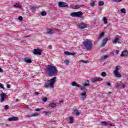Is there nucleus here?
<instances>
[{
    "instance_id": "obj_1",
    "label": "nucleus",
    "mask_w": 128,
    "mask_h": 128,
    "mask_svg": "<svg viewBox=\"0 0 128 128\" xmlns=\"http://www.w3.org/2000/svg\"><path fill=\"white\" fill-rule=\"evenodd\" d=\"M58 68L56 66L50 64L46 66V74L49 76H54L58 74Z\"/></svg>"
},
{
    "instance_id": "obj_2",
    "label": "nucleus",
    "mask_w": 128,
    "mask_h": 128,
    "mask_svg": "<svg viewBox=\"0 0 128 128\" xmlns=\"http://www.w3.org/2000/svg\"><path fill=\"white\" fill-rule=\"evenodd\" d=\"M56 82V77H54L50 80H48L47 82L44 84V88H54V84Z\"/></svg>"
},
{
    "instance_id": "obj_3",
    "label": "nucleus",
    "mask_w": 128,
    "mask_h": 128,
    "mask_svg": "<svg viewBox=\"0 0 128 128\" xmlns=\"http://www.w3.org/2000/svg\"><path fill=\"white\" fill-rule=\"evenodd\" d=\"M83 44L87 50H90L92 48V42L90 40L84 41Z\"/></svg>"
},
{
    "instance_id": "obj_4",
    "label": "nucleus",
    "mask_w": 128,
    "mask_h": 128,
    "mask_svg": "<svg viewBox=\"0 0 128 128\" xmlns=\"http://www.w3.org/2000/svg\"><path fill=\"white\" fill-rule=\"evenodd\" d=\"M70 16L73 18H82V12H73L70 13Z\"/></svg>"
},
{
    "instance_id": "obj_5",
    "label": "nucleus",
    "mask_w": 128,
    "mask_h": 128,
    "mask_svg": "<svg viewBox=\"0 0 128 128\" xmlns=\"http://www.w3.org/2000/svg\"><path fill=\"white\" fill-rule=\"evenodd\" d=\"M86 92H88V90H86L83 92L82 93L80 94L81 98L80 100H84L86 98Z\"/></svg>"
},
{
    "instance_id": "obj_6",
    "label": "nucleus",
    "mask_w": 128,
    "mask_h": 128,
    "mask_svg": "<svg viewBox=\"0 0 128 128\" xmlns=\"http://www.w3.org/2000/svg\"><path fill=\"white\" fill-rule=\"evenodd\" d=\"M58 6L59 8H66V6H68V4L62 2H60L58 3Z\"/></svg>"
},
{
    "instance_id": "obj_7",
    "label": "nucleus",
    "mask_w": 128,
    "mask_h": 128,
    "mask_svg": "<svg viewBox=\"0 0 128 128\" xmlns=\"http://www.w3.org/2000/svg\"><path fill=\"white\" fill-rule=\"evenodd\" d=\"M33 54H38L42 56V50L40 49H34Z\"/></svg>"
},
{
    "instance_id": "obj_8",
    "label": "nucleus",
    "mask_w": 128,
    "mask_h": 128,
    "mask_svg": "<svg viewBox=\"0 0 128 128\" xmlns=\"http://www.w3.org/2000/svg\"><path fill=\"white\" fill-rule=\"evenodd\" d=\"M6 93H2L0 94L1 96V100L0 102H4V100H6Z\"/></svg>"
},
{
    "instance_id": "obj_9",
    "label": "nucleus",
    "mask_w": 128,
    "mask_h": 128,
    "mask_svg": "<svg viewBox=\"0 0 128 128\" xmlns=\"http://www.w3.org/2000/svg\"><path fill=\"white\" fill-rule=\"evenodd\" d=\"M18 116H12L11 118H8V120L9 122H12L14 120H18Z\"/></svg>"
},
{
    "instance_id": "obj_10",
    "label": "nucleus",
    "mask_w": 128,
    "mask_h": 128,
    "mask_svg": "<svg viewBox=\"0 0 128 128\" xmlns=\"http://www.w3.org/2000/svg\"><path fill=\"white\" fill-rule=\"evenodd\" d=\"M108 38H105L103 39V40L102 41V42L101 44V47L102 48V47H104L106 46V44L108 42Z\"/></svg>"
},
{
    "instance_id": "obj_11",
    "label": "nucleus",
    "mask_w": 128,
    "mask_h": 128,
    "mask_svg": "<svg viewBox=\"0 0 128 128\" xmlns=\"http://www.w3.org/2000/svg\"><path fill=\"white\" fill-rule=\"evenodd\" d=\"M24 62H27V64H32V59L26 57L24 58Z\"/></svg>"
},
{
    "instance_id": "obj_12",
    "label": "nucleus",
    "mask_w": 128,
    "mask_h": 128,
    "mask_svg": "<svg viewBox=\"0 0 128 128\" xmlns=\"http://www.w3.org/2000/svg\"><path fill=\"white\" fill-rule=\"evenodd\" d=\"M78 28L80 30H84L86 28V24L82 22L80 25L78 26Z\"/></svg>"
},
{
    "instance_id": "obj_13",
    "label": "nucleus",
    "mask_w": 128,
    "mask_h": 128,
    "mask_svg": "<svg viewBox=\"0 0 128 128\" xmlns=\"http://www.w3.org/2000/svg\"><path fill=\"white\" fill-rule=\"evenodd\" d=\"M73 114H75L76 116H78L80 114V112H78V109L73 110Z\"/></svg>"
},
{
    "instance_id": "obj_14",
    "label": "nucleus",
    "mask_w": 128,
    "mask_h": 128,
    "mask_svg": "<svg viewBox=\"0 0 128 128\" xmlns=\"http://www.w3.org/2000/svg\"><path fill=\"white\" fill-rule=\"evenodd\" d=\"M64 54H66V56H74V54H76V53H72L68 51L64 52Z\"/></svg>"
},
{
    "instance_id": "obj_15",
    "label": "nucleus",
    "mask_w": 128,
    "mask_h": 128,
    "mask_svg": "<svg viewBox=\"0 0 128 128\" xmlns=\"http://www.w3.org/2000/svg\"><path fill=\"white\" fill-rule=\"evenodd\" d=\"M46 32L48 34H54V30L50 29H48Z\"/></svg>"
},
{
    "instance_id": "obj_16",
    "label": "nucleus",
    "mask_w": 128,
    "mask_h": 128,
    "mask_svg": "<svg viewBox=\"0 0 128 128\" xmlns=\"http://www.w3.org/2000/svg\"><path fill=\"white\" fill-rule=\"evenodd\" d=\"M114 73L117 78H122V75L118 73V72H116V71H114Z\"/></svg>"
},
{
    "instance_id": "obj_17",
    "label": "nucleus",
    "mask_w": 128,
    "mask_h": 128,
    "mask_svg": "<svg viewBox=\"0 0 128 128\" xmlns=\"http://www.w3.org/2000/svg\"><path fill=\"white\" fill-rule=\"evenodd\" d=\"M49 106H50L52 108H54L56 106V103H50L49 104Z\"/></svg>"
},
{
    "instance_id": "obj_18",
    "label": "nucleus",
    "mask_w": 128,
    "mask_h": 128,
    "mask_svg": "<svg viewBox=\"0 0 128 128\" xmlns=\"http://www.w3.org/2000/svg\"><path fill=\"white\" fill-rule=\"evenodd\" d=\"M128 52L127 51H123L120 54V56H128Z\"/></svg>"
},
{
    "instance_id": "obj_19",
    "label": "nucleus",
    "mask_w": 128,
    "mask_h": 128,
    "mask_svg": "<svg viewBox=\"0 0 128 128\" xmlns=\"http://www.w3.org/2000/svg\"><path fill=\"white\" fill-rule=\"evenodd\" d=\"M101 125L104 126H108V123L107 122L103 121L101 122Z\"/></svg>"
},
{
    "instance_id": "obj_20",
    "label": "nucleus",
    "mask_w": 128,
    "mask_h": 128,
    "mask_svg": "<svg viewBox=\"0 0 128 128\" xmlns=\"http://www.w3.org/2000/svg\"><path fill=\"white\" fill-rule=\"evenodd\" d=\"M120 68H122V67L120 66H117L116 67L115 70H114V72H118L119 70H120Z\"/></svg>"
},
{
    "instance_id": "obj_21",
    "label": "nucleus",
    "mask_w": 128,
    "mask_h": 128,
    "mask_svg": "<svg viewBox=\"0 0 128 128\" xmlns=\"http://www.w3.org/2000/svg\"><path fill=\"white\" fill-rule=\"evenodd\" d=\"M84 86L85 87L90 86V81H88V80H87L86 82H85L84 84Z\"/></svg>"
},
{
    "instance_id": "obj_22",
    "label": "nucleus",
    "mask_w": 128,
    "mask_h": 128,
    "mask_svg": "<svg viewBox=\"0 0 128 128\" xmlns=\"http://www.w3.org/2000/svg\"><path fill=\"white\" fill-rule=\"evenodd\" d=\"M78 88H80V90H86V87L84 86H84H82L80 85H78Z\"/></svg>"
},
{
    "instance_id": "obj_23",
    "label": "nucleus",
    "mask_w": 128,
    "mask_h": 128,
    "mask_svg": "<svg viewBox=\"0 0 128 128\" xmlns=\"http://www.w3.org/2000/svg\"><path fill=\"white\" fill-rule=\"evenodd\" d=\"M72 86H78V88L80 84H78V82H72Z\"/></svg>"
},
{
    "instance_id": "obj_24",
    "label": "nucleus",
    "mask_w": 128,
    "mask_h": 128,
    "mask_svg": "<svg viewBox=\"0 0 128 128\" xmlns=\"http://www.w3.org/2000/svg\"><path fill=\"white\" fill-rule=\"evenodd\" d=\"M104 32H102L100 34L99 37L98 38V40H100V38H104Z\"/></svg>"
},
{
    "instance_id": "obj_25",
    "label": "nucleus",
    "mask_w": 128,
    "mask_h": 128,
    "mask_svg": "<svg viewBox=\"0 0 128 128\" xmlns=\"http://www.w3.org/2000/svg\"><path fill=\"white\" fill-rule=\"evenodd\" d=\"M36 8H38V7L36 6H32L30 8V10L34 12L36 10Z\"/></svg>"
},
{
    "instance_id": "obj_26",
    "label": "nucleus",
    "mask_w": 128,
    "mask_h": 128,
    "mask_svg": "<svg viewBox=\"0 0 128 128\" xmlns=\"http://www.w3.org/2000/svg\"><path fill=\"white\" fill-rule=\"evenodd\" d=\"M102 20L105 24H108V19H106V18L104 17L102 18Z\"/></svg>"
},
{
    "instance_id": "obj_27",
    "label": "nucleus",
    "mask_w": 128,
    "mask_h": 128,
    "mask_svg": "<svg viewBox=\"0 0 128 128\" xmlns=\"http://www.w3.org/2000/svg\"><path fill=\"white\" fill-rule=\"evenodd\" d=\"M68 120L70 124H72L74 122V118L72 117H69Z\"/></svg>"
},
{
    "instance_id": "obj_28",
    "label": "nucleus",
    "mask_w": 128,
    "mask_h": 128,
    "mask_svg": "<svg viewBox=\"0 0 128 128\" xmlns=\"http://www.w3.org/2000/svg\"><path fill=\"white\" fill-rule=\"evenodd\" d=\"M79 62L81 64H88V60H81L79 61Z\"/></svg>"
},
{
    "instance_id": "obj_29",
    "label": "nucleus",
    "mask_w": 128,
    "mask_h": 128,
    "mask_svg": "<svg viewBox=\"0 0 128 128\" xmlns=\"http://www.w3.org/2000/svg\"><path fill=\"white\" fill-rule=\"evenodd\" d=\"M118 42V38H116L114 40L112 41L113 44H116Z\"/></svg>"
},
{
    "instance_id": "obj_30",
    "label": "nucleus",
    "mask_w": 128,
    "mask_h": 128,
    "mask_svg": "<svg viewBox=\"0 0 128 128\" xmlns=\"http://www.w3.org/2000/svg\"><path fill=\"white\" fill-rule=\"evenodd\" d=\"M14 8H20L21 6L18 4H16L15 5H14Z\"/></svg>"
},
{
    "instance_id": "obj_31",
    "label": "nucleus",
    "mask_w": 128,
    "mask_h": 128,
    "mask_svg": "<svg viewBox=\"0 0 128 128\" xmlns=\"http://www.w3.org/2000/svg\"><path fill=\"white\" fill-rule=\"evenodd\" d=\"M98 4L100 6H104V2L102 1H100L98 2Z\"/></svg>"
},
{
    "instance_id": "obj_32",
    "label": "nucleus",
    "mask_w": 128,
    "mask_h": 128,
    "mask_svg": "<svg viewBox=\"0 0 128 128\" xmlns=\"http://www.w3.org/2000/svg\"><path fill=\"white\" fill-rule=\"evenodd\" d=\"M108 55H105V56H101L102 60H106V58H108Z\"/></svg>"
},
{
    "instance_id": "obj_33",
    "label": "nucleus",
    "mask_w": 128,
    "mask_h": 128,
    "mask_svg": "<svg viewBox=\"0 0 128 128\" xmlns=\"http://www.w3.org/2000/svg\"><path fill=\"white\" fill-rule=\"evenodd\" d=\"M102 76H103V78H104L105 76H106V72H102L101 73Z\"/></svg>"
},
{
    "instance_id": "obj_34",
    "label": "nucleus",
    "mask_w": 128,
    "mask_h": 128,
    "mask_svg": "<svg viewBox=\"0 0 128 128\" xmlns=\"http://www.w3.org/2000/svg\"><path fill=\"white\" fill-rule=\"evenodd\" d=\"M120 12L122 14H126V8H122L120 10Z\"/></svg>"
},
{
    "instance_id": "obj_35",
    "label": "nucleus",
    "mask_w": 128,
    "mask_h": 128,
    "mask_svg": "<svg viewBox=\"0 0 128 128\" xmlns=\"http://www.w3.org/2000/svg\"><path fill=\"white\" fill-rule=\"evenodd\" d=\"M46 12H44V11L42 12H41V15H42V16H46Z\"/></svg>"
},
{
    "instance_id": "obj_36",
    "label": "nucleus",
    "mask_w": 128,
    "mask_h": 128,
    "mask_svg": "<svg viewBox=\"0 0 128 128\" xmlns=\"http://www.w3.org/2000/svg\"><path fill=\"white\" fill-rule=\"evenodd\" d=\"M122 84V82H118L116 83V85L118 86H120Z\"/></svg>"
},
{
    "instance_id": "obj_37",
    "label": "nucleus",
    "mask_w": 128,
    "mask_h": 128,
    "mask_svg": "<svg viewBox=\"0 0 128 128\" xmlns=\"http://www.w3.org/2000/svg\"><path fill=\"white\" fill-rule=\"evenodd\" d=\"M80 8V5H75V10H78Z\"/></svg>"
},
{
    "instance_id": "obj_38",
    "label": "nucleus",
    "mask_w": 128,
    "mask_h": 128,
    "mask_svg": "<svg viewBox=\"0 0 128 128\" xmlns=\"http://www.w3.org/2000/svg\"><path fill=\"white\" fill-rule=\"evenodd\" d=\"M13 70H18V66H16V64H14L12 67Z\"/></svg>"
},
{
    "instance_id": "obj_39",
    "label": "nucleus",
    "mask_w": 128,
    "mask_h": 128,
    "mask_svg": "<svg viewBox=\"0 0 128 128\" xmlns=\"http://www.w3.org/2000/svg\"><path fill=\"white\" fill-rule=\"evenodd\" d=\"M114 2H120L122 0H112Z\"/></svg>"
},
{
    "instance_id": "obj_40",
    "label": "nucleus",
    "mask_w": 128,
    "mask_h": 128,
    "mask_svg": "<svg viewBox=\"0 0 128 128\" xmlns=\"http://www.w3.org/2000/svg\"><path fill=\"white\" fill-rule=\"evenodd\" d=\"M120 86L121 88H126V85L122 83V84H121V86Z\"/></svg>"
},
{
    "instance_id": "obj_41",
    "label": "nucleus",
    "mask_w": 128,
    "mask_h": 128,
    "mask_svg": "<svg viewBox=\"0 0 128 128\" xmlns=\"http://www.w3.org/2000/svg\"><path fill=\"white\" fill-rule=\"evenodd\" d=\"M92 82H97V78H94L91 80Z\"/></svg>"
},
{
    "instance_id": "obj_42",
    "label": "nucleus",
    "mask_w": 128,
    "mask_h": 128,
    "mask_svg": "<svg viewBox=\"0 0 128 128\" xmlns=\"http://www.w3.org/2000/svg\"><path fill=\"white\" fill-rule=\"evenodd\" d=\"M38 116V113H35V114H32V116Z\"/></svg>"
},
{
    "instance_id": "obj_43",
    "label": "nucleus",
    "mask_w": 128,
    "mask_h": 128,
    "mask_svg": "<svg viewBox=\"0 0 128 128\" xmlns=\"http://www.w3.org/2000/svg\"><path fill=\"white\" fill-rule=\"evenodd\" d=\"M90 6H94V2L93 1L90 3Z\"/></svg>"
},
{
    "instance_id": "obj_44",
    "label": "nucleus",
    "mask_w": 128,
    "mask_h": 128,
    "mask_svg": "<svg viewBox=\"0 0 128 128\" xmlns=\"http://www.w3.org/2000/svg\"><path fill=\"white\" fill-rule=\"evenodd\" d=\"M48 100V98L46 97H45L43 99H42V101L44 102H46Z\"/></svg>"
},
{
    "instance_id": "obj_45",
    "label": "nucleus",
    "mask_w": 128,
    "mask_h": 128,
    "mask_svg": "<svg viewBox=\"0 0 128 128\" xmlns=\"http://www.w3.org/2000/svg\"><path fill=\"white\" fill-rule=\"evenodd\" d=\"M18 20H22V16H19L18 17Z\"/></svg>"
},
{
    "instance_id": "obj_46",
    "label": "nucleus",
    "mask_w": 128,
    "mask_h": 128,
    "mask_svg": "<svg viewBox=\"0 0 128 128\" xmlns=\"http://www.w3.org/2000/svg\"><path fill=\"white\" fill-rule=\"evenodd\" d=\"M65 64H70V61H68V60H65Z\"/></svg>"
},
{
    "instance_id": "obj_47",
    "label": "nucleus",
    "mask_w": 128,
    "mask_h": 128,
    "mask_svg": "<svg viewBox=\"0 0 128 128\" xmlns=\"http://www.w3.org/2000/svg\"><path fill=\"white\" fill-rule=\"evenodd\" d=\"M71 8H74V10H76V5H74V4L72 5V6H71Z\"/></svg>"
},
{
    "instance_id": "obj_48",
    "label": "nucleus",
    "mask_w": 128,
    "mask_h": 128,
    "mask_svg": "<svg viewBox=\"0 0 128 128\" xmlns=\"http://www.w3.org/2000/svg\"><path fill=\"white\" fill-rule=\"evenodd\" d=\"M25 118H32V114L31 115H26Z\"/></svg>"
},
{
    "instance_id": "obj_49",
    "label": "nucleus",
    "mask_w": 128,
    "mask_h": 128,
    "mask_svg": "<svg viewBox=\"0 0 128 128\" xmlns=\"http://www.w3.org/2000/svg\"><path fill=\"white\" fill-rule=\"evenodd\" d=\"M46 114H52L51 112H45Z\"/></svg>"
},
{
    "instance_id": "obj_50",
    "label": "nucleus",
    "mask_w": 128,
    "mask_h": 128,
    "mask_svg": "<svg viewBox=\"0 0 128 128\" xmlns=\"http://www.w3.org/2000/svg\"><path fill=\"white\" fill-rule=\"evenodd\" d=\"M4 110H8V105H6L4 106Z\"/></svg>"
},
{
    "instance_id": "obj_51",
    "label": "nucleus",
    "mask_w": 128,
    "mask_h": 128,
    "mask_svg": "<svg viewBox=\"0 0 128 128\" xmlns=\"http://www.w3.org/2000/svg\"><path fill=\"white\" fill-rule=\"evenodd\" d=\"M98 80V82H102V78H97V81Z\"/></svg>"
},
{
    "instance_id": "obj_52",
    "label": "nucleus",
    "mask_w": 128,
    "mask_h": 128,
    "mask_svg": "<svg viewBox=\"0 0 128 128\" xmlns=\"http://www.w3.org/2000/svg\"><path fill=\"white\" fill-rule=\"evenodd\" d=\"M6 88H10V85L7 84Z\"/></svg>"
},
{
    "instance_id": "obj_53",
    "label": "nucleus",
    "mask_w": 128,
    "mask_h": 128,
    "mask_svg": "<svg viewBox=\"0 0 128 128\" xmlns=\"http://www.w3.org/2000/svg\"><path fill=\"white\" fill-rule=\"evenodd\" d=\"M0 88H4V84H0Z\"/></svg>"
},
{
    "instance_id": "obj_54",
    "label": "nucleus",
    "mask_w": 128,
    "mask_h": 128,
    "mask_svg": "<svg viewBox=\"0 0 128 128\" xmlns=\"http://www.w3.org/2000/svg\"><path fill=\"white\" fill-rule=\"evenodd\" d=\"M110 85H111L110 82H107L108 86H110Z\"/></svg>"
},
{
    "instance_id": "obj_55",
    "label": "nucleus",
    "mask_w": 128,
    "mask_h": 128,
    "mask_svg": "<svg viewBox=\"0 0 128 128\" xmlns=\"http://www.w3.org/2000/svg\"><path fill=\"white\" fill-rule=\"evenodd\" d=\"M35 110H36V112H40V108H38L36 109Z\"/></svg>"
},
{
    "instance_id": "obj_56",
    "label": "nucleus",
    "mask_w": 128,
    "mask_h": 128,
    "mask_svg": "<svg viewBox=\"0 0 128 128\" xmlns=\"http://www.w3.org/2000/svg\"><path fill=\"white\" fill-rule=\"evenodd\" d=\"M118 52H120V51L118 50H116V54H118Z\"/></svg>"
},
{
    "instance_id": "obj_57",
    "label": "nucleus",
    "mask_w": 128,
    "mask_h": 128,
    "mask_svg": "<svg viewBox=\"0 0 128 128\" xmlns=\"http://www.w3.org/2000/svg\"><path fill=\"white\" fill-rule=\"evenodd\" d=\"M4 72V70H2V69L0 68V72Z\"/></svg>"
},
{
    "instance_id": "obj_58",
    "label": "nucleus",
    "mask_w": 128,
    "mask_h": 128,
    "mask_svg": "<svg viewBox=\"0 0 128 128\" xmlns=\"http://www.w3.org/2000/svg\"><path fill=\"white\" fill-rule=\"evenodd\" d=\"M108 125L110 126H114V125H113V124H108Z\"/></svg>"
},
{
    "instance_id": "obj_59",
    "label": "nucleus",
    "mask_w": 128,
    "mask_h": 128,
    "mask_svg": "<svg viewBox=\"0 0 128 128\" xmlns=\"http://www.w3.org/2000/svg\"><path fill=\"white\" fill-rule=\"evenodd\" d=\"M52 48V45H49L48 46V48Z\"/></svg>"
},
{
    "instance_id": "obj_60",
    "label": "nucleus",
    "mask_w": 128,
    "mask_h": 128,
    "mask_svg": "<svg viewBox=\"0 0 128 128\" xmlns=\"http://www.w3.org/2000/svg\"><path fill=\"white\" fill-rule=\"evenodd\" d=\"M34 94H38V92H36L34 93Z\"/></svg>"
},
{
    "instance_id": "obj_61",
    "label": "nucleus",
    "mask_w": 128,
    "mask_h": 128,
    "mask_svg": "<svg viewBox=\"0 0 128 128\" xmlns=\"http://www.w3.org/2000/svg\"><path fill=\"white\" fill-rule=\"evenodd\" d=\"M118 44H122V42H120V41H118Z\"/></svg>"
},
{
    "instance_id": "obj_62",
    "label": "nucleus",
    "mask_w": 128,
    "mask_h": 128,
    "mask_svg": "<svg viewBox=\"0 0 128 128\" xmlns=\"http://www.w3.org/2000/svg\"><path fill=\"white\" fill-rule=\"evenodd\" d=\"M60 102H64V101L62 100L60 101Z\"/></svg>"
},
{
    "instance_id": "obj_63",
    "label": "nucleus",
    "mask_w": 128,
    "mask_h": 128,
    "mask_svg": "<svg viewBox=\"0 0 128 128\" xmlns=\"http://www.w3.org/2000/svg\"><path fill=\"white\" fill-rule=\"evenodd\" d=\"M108 92V94H112L111 92Z\"/></svg>"
},
{
    "instance_id": "obj_64",
    "label": "nucleus",
    "mask_w": 128,
    "mask_h": 128,
    "mask_svg": "<svg viewBox=\"0 0 128 128\" xmlns=\"http://www.w3.org/2000/svg\"><path fill=\"white\" fill-rule=\"evenodd\" d=\"M18 102V100L17 99V100H16V102Z\"/></svg>"
}]
</instances>
